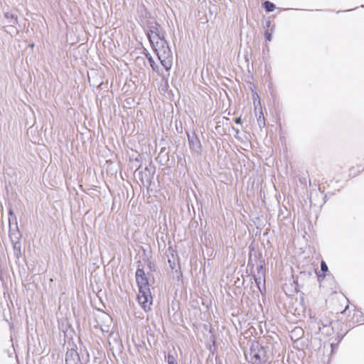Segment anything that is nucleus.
Wrapping results in <instances>:
<instances>
[{"instance_id": "f257e3e1", "label": "nucleus", "mask_w": 364, "mask_h": 364, "mask_svg": "<svg viewBox=\"0 0 364 364\" xmlns=\"http://www.w3.org/2000/svg\"><path fill=\"white\" fill-rule=\"evenodd\" d=\"M147 36L161 65L168 71L172 67L173 55L168 43L153 29L149 31Z\"/></svg>"}, {"instance_id": "f03ea898", "label": "nucleus", "mask_w": 364, "mask_h": 364, "mask_svg": "<svg viewBox=\"0 0 364 364\" xmlns=\"http://www.w3.org/2000/svg\"><path fill=\"white\" fill-rule=\"evenodd\" d=\"M136 280L139 287L138 302L145 311H148L151 309L152 297L148 279L143 269H136Z\"/></svg>"}, {"instance_id": "7ed1b4c3", "label": "nucleus", "mask_w": 364, "mask_h": 364, "mask_svg": "<svg viewBox=\"0 0 364 364\" xmlns=\"http://www.w3.org/2000/svg\"><path fill=\"white\" fill-rule=\"evenodd\" d=\"M168 262L171 269H176L178 265V258L177 252L172 248L169 247L167 251Z\"/></svg>"}, {"instance_id": "20e7f679", "label": "nucleus", "mask_w": 364, "mask_h": 364, "mask_svg": "<svg viewBox=\"0 0 364 364\" xmlns=\"http://www.w3.org/2000/svg\"><path fill=\"white\" fill-rule=\"evenodd\" d=\"M65 363L66 364H82L77 350L70 349L67 351L65 355Z\"/></svg>"}, {"instance_id": "39448f33", "label": "nucleus", "mask_w": 364, "mask_h": 364, "mask_svg": "<svg viewBox=\"0 0 364 364\" xmlns=\"http://www.w3.org/2000/svg\"><path fill=\"white\" fill-rule=\"evenodd\" d=\"M188 139L191 149L196 152H199L200 149V142L196 134L194 133L191 135L188 134Z\"/></svg>"}, {"instance_id": "423d86ee", "label": "nucleus", "mask_w": 364, "mask_h": 364, "mask_svg": "<svg viewBox=\"0 0 364 364\" xmlns=\"http://www.w3.org/2000/svg\"><path fill=\"white\" fill-rule=\"evenodd\" d=\"M304 335V331L300 327L294 328L291 332V339L298 340L301 338Z\"/></svg>"}, {"instance_id": "0eeeda50", "label": "nucleus", "mask_w": 364, "mask_h": 364, "mask_svg": "<svg viewBox=\"0 0 364 364\" xmlns=\"http://www.w3.org/2000/svg\"><path fill=\"white\" fill-rule=\"evenodd\" d=\"M104 319H105V322L109 323L102 326L101 330L102 332L109 333L112 330V327L110 325V323H112V318L109 315L105 314L104 316Z\"/></svg>"}, {"instance_id": "6e6552de", "label": "nucleus", "mask_w": 364, "mask_h": 364, "mask_svg": "<svg viewBox=\"0 0 364 364\" xmlns=\"http://www.w3.org/2000/svg\"><path fill=\"white\" fill-rule=\"evenodd\" d=\"M331 323L328 319L321 321L320 323H318L319 331H322V329L327 328L326 333H329L331 330Z\"/></svg>"}, {"instance_id": "1a4fd4ad", "label": "nucleus", "mask_w": 364, "mask_h": 364, "mask_svg": "<svg viewBox=\"0 0 364 364\" xmlns=\"http://www.w3.org/2000/svg\"><path fill=\"white\" fill-rule=\"evenodd\" d=\"M257 123L260 128L264 127L265 126V119L264 117V114L262 112V110H259V114H257V112H255Z\"/></svg>"}, {"instance_id": "9d476101", "label": "nucleus", "mask_w": 364, "mask_h": 364, "mask_svg": "<svg viewBox=\"0 0 364 364\" xmlns=\"http://www.w3.org/2000/svg\"><path fill=\"white\" fill-rule=\"evenodd\" d=\"M16 24L10 23L9 26L6 27V31L11 36H15L18 33V29L15 27Z\"/></svg>"}, {"instance_id": "9b49d317", "label": "nucleus", "mask_w": 364, "mask_h": 364, "mask_svg": "<svg viewBox=\"0 0 364 364\" xmlns=\"http://www.w3.org/2000/svg\"><path fill=\"white\" fill-rule=\"evenodd\" d=\"M5 18L9 20V23L16 24L17 23V17L15 16L14 14L6 12L5 14Z\"/></svg>"}, {"instance_id": "f8f14e48", "label": "nucleus", "mask_w": 364, "mask_h": 364, "mask_svg": "<svg viewBox=\"0 0 364 364\" xmlns=\"http://www.w3.org/2000/svg\"><path fill=\"white\" fill-rule=\"evenodd\" d=\"M263 6L267 12H272L275 9V5L269 1H264Z\"/></svg>"}, {"instance_id": "ddd939ff", "label": "nucleus", "mask_w": 364, "mask_h": 364, "mask_svg": "<svg viewBox=\"0 0 364 364\" xmlns=\"http://www.w3.org/2000/svg\"><path fill=\"white\" fill-rule=\"evenodd\" d=\"M250 356L252 359H255V361H261V356L259 352H257L255 349L251 348Z\"/></svg>"}, {"instance_id": "4468645a", "label": "nucleus", "mask_w": 364, "mask_h": 364, "mask_svg": "<svg viewBox=\"0 0 364 364\" xmlns=\"http://www.w3.org/2000/svg\"><path fill=\"white\" fill-rule=\"evenodd\" d=\"M254 105H255V112H257L259 110H262V107L260 105V100L259 96L257 95L256 97H254L253 100Z\"/></svg>"}, {"instance_id": "2eb2a0df", "label": "nucleus", "mask_w": 364, "mask_h": 364, "mask_svg": "<svg viewBox=\"0 0 364 364\" xmlns=\"http://www.w3.org/2000/svg\"><path fill=\"white\" fill-rule=\"evenodd\" d=\"M166 359L168 362V364H178L175 357L173 355L168 354Z\"/></svg>"}, {"instance_id": "dca6fc26", "label": "nucleus", "mask_w": 364, "mask_h": 364, "mask_svg": "<svg viewBox=\"0 0 364 364\" xmlns=\"http://www.w3.org/2000/svg\"><path fill=\"white\" fill-rule=\"evenodd\" d=\"M321 269L323 272H328V266H327L326 263L324 261H322L321 262Z\"/></svg>"}, {"instance_id": "f3484780", "label": "nucleus", "mask_w": 364, "mask_h": 364, "mask_svg": "<svg viewBox=\"0 0 364 364\" xmlns=\"http://www.w3.org/2000/svg\"><path fill=\"white\" fill-rule=\"evenodd\" d=\"M148 59H149V63H150L151 67L154 70H155V62L154 61V60H153L152 57H151V56H149V57L148 58Z\"/></svg>"}, {"instance_id": "a211bd4d", "label": "nucleus", "mask_w": 364, "mask_h": 364, "mask_svg": "<svg viewBox=\"0 0 364 364\" xmlns=\"http://www.w3.org/2000/svg\"><path fill=\"white\" fill-rule=\"evenodd\" d=\"M262 281H263L264 282V279L262 277H259V278L255 279V282H256L259 289H260L259 284L261 283Z\"/></svg>"}, {"instance_id": "6ab92c4d", "label": "nucleus", "mask_w": 364, "mask_h": 364, "mask_svg": "<svg viewBox=\"0 0 364 364\" xmlns=\"http://www.w3.org/2000/svg\"><path fill=\"white\" fill-rule=\"evenodd\" d=\"M264 36H265V38L267 41H271L272 40V34L268 32V31H266L265 33H264Z\"/></svg>"}, {"instance_id": "aec40b11", "label": "nucleus", "mask_w": 364, "mask_h": 364, "mask_svg": "<svg viewBox=\"0 0 364 364\" xmlns=\"http://www.w3.org/2000/svg\"><path fill=\"white\" fill-rule=\"evenodd\" d=\"M235 122L236 124H240L242 123L241 117L236 118Z\"/></svg>"}, {"instance_id": "412c9836", "label": "nucleus", "mask_w": 364, "mask_h": 364, "mask_svg": "<svg viewBox=\"0 0 364 364\" xmlns=\"http://www.w3.org/2000/svg\"><path fill=\"white\" fill-rule=\"evenodd\" d=\"M252 364H262L261 361H252Z\"/></svg>"}, {"instance_id": "4be33fe9", "label": "nucleus", "mask_w": 364, "mask_h": 364, "mask_svg": "<svg viewBox=\"0 0 364 364\" xmlns=\"http://www.w3.org/2000/svg\"><path fill=\"white\" fill-rule=\"evenodd\" d=\"M269 25H270V21H267V26H269Z\"/></svg>"}, {"instance_id": "5701e85b", "label": "nucleus", "mask_w": 364, "mask_h": 364, "mask_svg": "<svg viewBox=\"0 0 364 364\" xmlns=\"http://www.w3.org/2000/svg\"><path fill=\"white\" fill-rule=\"evenodd\" d=\"M351 11V9H348V10L344 11V12H348V11Z\"/></svg>"}, {"instance_id": "b1692460", "label": "nucleus", "mask_w": 364, "mask_h": 364, "mask_svg": "<svg viewBox=\"0 0 364 364\" xmlns=\"http://www.w3.org/2000/svg\"><path fill=\"white\" fill-rule=\"evenodd\" d=\"M236 133L238 134L240 132L239 129L235 130Z\"/></svg>"}]
</instances>
